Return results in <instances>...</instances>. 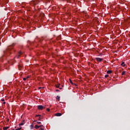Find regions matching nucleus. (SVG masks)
Listing matches in <instances>:
<instances>
[{
	"mask_svg": "<svg viewBox=\"0 0 130 130\" xmlns=\"http://www.w3.org/2000/svg\"><path fill=\"white\" fill-rule=\"evenodd\" d=\"M121 66H122V67H125V63H124V62H122L121 64Z\"/></svg>",
	"mask_w": 130,
	"mask_h": 130,
	"instance_id": "9b49d317",
	"label": "nucleus"
},
{
	"mask_svg": "<svg viewBox=\"0 0 130 130\" xmlns=\"http://www.w3.org/2000/svg\"><path fill=\"white\" fill-rule=\"evenodd\" d=\"M36 117H39L38 120H41L43 118V117L40 115H36Z\"/></svg>",
	"mask_w": 130,
	"mask_h": 130,
	"instance_id": "20e7f679",
	"label": "nucleus"
},
{
	"mask_svg": "<svg viewBox=\"0 0 130 130\" xmlns=\"http://www.w3.org/2000/svg\"><path fill=\"white\" fill-rule=\"evenodd\" d=\"M40 127H44V126H43V125H39Z\"/></svg>",
	"mask_w": 130,
	"mask_h": 130,
	"instance_id": "412c9836",
	"label": "nucleus"
},
{
	"mask_svg": "<svg viewBox=\"0 0 130 130\" xmlns=\"http://www.w3.org/2000/svg\"><path fill=\"white\" fill-rule=\"evenodd\" d=\"M82 14L84 17H85V18H89V15H88V13L86 12H83Z\"/></svg>",
	"mask_w": 130,
	"mask_h": 130,
	"instance_id": "423d86ee",
	"label": "nucleus"
},
{
	"mask_svg": "<svg viewBox=\"0 0 130 130\" xmlns=\"http://www.w3.org/2000/svg\"><path fill=\"white\" fill-rule=\"evenodd\" d=\"M39 130H44V127H40Z\"/></svg>",
	"mask_w": 130,
	"mask_h": 130,
	"instance_id": "6ab92c4d",
	"label": "nucleus"
},
{
	"mask_svg": "<svg viewBox=\"0 0 130 130\" xmlns=\"http://www.w3.org/2000/svg\"><path fill=\"white\" fill-rule=\"evenodd\" d=\"M71 1H72V0H67V2H68V3H71Z\"/></svg>",
	"mask_w": 130,
	"mask_h": 130,
	"instance_id": "b1692460",
	"label": "nucleus"
},
{
	"mask_svg": "<svg viewBox=\"0 0 130 130\" xmlns=\"http://www.w3.org/2000/svg\"><path fill=\"white\" fill-rule=\"evenodd\" d=\"M59 90L58 89H56V92H59Z\"/></svg>",
	"mask_w": 130,
	"mask_h": 130,
	"instance_id": "a878e982",
	"label": "nucleus"
},
{
	"mask_svg": "<svg viewBox=\"0 0 130 130\" xmlns=\"http://www.w3.org/2000/svg\"><path fill=\"white\" fill-rule=\"evenodd\" d=\"M37 123L38 124H40V123H41V122H37Z\"/></svg>",
	"mask_w": 130,
	"mask_h": 130,
	"instance_id": "393cba45",
	"label": "nucleus"
},
{
	"mask_svg": "<svg viewBox=\"0 0 130 130\" xmlns=\"http://www.w3.org/2000/svg\"><path fill=\"white\" fill-rule=\"evenodd\" d=\"M1 101H2V102H5V99H2Z\"/></svg>",
	"mask_w": 130,
	"mask_h": 130,
	"instance_id": "aec40b11",
	"label": "nucleus"
},
{
	"mask_svg": "<svg viewBox=\"0 0 130 130\" xmlns=\"http://www.w3.org/2000/svg\"><path fill=\"white\" fill-rule=\"evenodd\" d=\"M45 108V107L43 106L42 105H39L38 106V109L39 110H43Z\"/></svg>",
	"mask_w": 130,
	"mask_h": 130,
	"instance_id": "f03ea898",
	"label": "nucleus"
},
{
	"mask_svg": "<svg viewBox=\"0 0 130 130\" xmlns=\"http://www.w3.org/2000/svg\"><path fill=\"white\" fill-rule=\"evenodd\" d=\"M69 81H70V83L71 84H72V85H74V83H73V81H72V79H70Z\"/></svg>",
	"mask_w": 130,
	"mask_h": 130,
	"instance_id": "f8f14e48",
	"label": "nucleus"
},
{
	"mask_svg": "<svg viewBox=\"0 0 130 130\" xmlns=\"http://www.w3.org/2000/svg\"><path fill=\"white\" fill-rule=\"evenodd\" d=\"M2 105H3V106H5V105H6V102H3L2 103Z\"/></svg>",
	"mask_w": 130,
	"mask_h": 130,
	"instance_id": "2eb2a0df",
	"label": "nucleus"
},
{
	"mask_svg": "<svg viewBox=\"0 0 130 130\" xmlns=\"http://www.w3.org/2000/svg\"><path fill=\"white\" fill-rule=\"evenodd\" d=\"M109 77V75L108 74H107L105 76V78H108Z\"/></svg>",
	"mask_w": 130,
	"mask_h": 130,
	"instance_id": "dca6fc26",
	"label": "nucleus"
},
{
	"mask_svg": "<svg viewBox=\"0 0 130 130\" xmlns=\"http://www.w3.org/2000/svg\"><path fill=\"white\" fill-rule=\"evenodd\" d=\"M8 128H10V126H6V127H3L4 130H7V129H8Z\"/></svg>",
	"mask_w": 130,
	"mask_h": 130,
	"instance_id": "6e6552de",
	"label": "nucleus"
},
{
	"mask_svg": "<svg viewBox=\"0 0 130 130\" xmlns=\"http://www.w3.org/2000/svg\"><path fill=\"white\" fill-rule=\"evenodd\" d=\"M19 126L24 125V123H19Z\"/></svg>",
	"mask_w": 130,
	"mask_h": 130,
	"instance_id": "a211bd4d",
	"label": "nucleus"
},
{
	"mask_svg": "<svg viewBox=\"0 0 130 130\" xmlns=\"http://www.w3.org/2000/svg\"><path fill=\"white\" fill-rule=\"evenodd\" d=\"M56 116H61L62 114L61 113H57L55 114Z\"/></svg>",
	"mask_w": 130,
	"mask_h": 130,
	"instance_id": "0eeeda50",
	"label": "nucleus"
},
{
	"mask_svg": "<svg viewBox=\"0 0 130 130\" xmlns=\"http://www.w3.org/2000/svg\"><path fill=\"white\" fill-rule=\"evenodd\" d=\"M28 78H29V76H27V78H26V79H28Z\"/></svg>",
	"mask_w": 130,
	"mask_h": 130,
	"instance_id": "cd10ccee",
	"label": "nucleus"
},
{
	"mask_svg": "<svg viewBox=\"0 0 130 130\" xmlns=\"http://www.w3.org/2000/svg\"><path fill=\"white\" fill-rule=\"evenodd\" d=\"M46 111H48V112H49V111H50V109H49V108H47V109H46Z\"/></svg>",
	"mask_w": 130,
	"mask_h": 130,
	"instance_id": "f3484780",
	"label": "nucleus"
},
{
	"mask_svg": "<svg viewBox=\"0 0 130 130\" xmlns=\"http://www.w3.org/2000/svg\"><path fill=\"white\" fill-rule=\"evenodd\" d=\"M56 88H59V85H56Z\"/></svg>",
	"mask_w": 130,
	"mask_h": 130,
	"instance_id": "5701e85b",
	"label": "nucleus"
},
{
	"mask_svg": "<svg viewBox=\"0 0 130 130\" xmlns=\"http://www.w3.org/2000/svg\"><path fill=\"white\" fill-rule=\"evenodd\" d=\"M23 81H26V80H27L26 78H23Z\"/></svg>",
	"mask_w": 130,
	"mask_h": 130,
	"instance_id": "4be33fe9",
	"label": "nucleus"
},
{
	"mask_svg": "<svg viewBox=\"0 0 130 130\" xmlns=\"http://www.w3.org/2000/svg\"><path fill=\"white\" fill-rule=\"evenodd\" d=\"M22 54H23V53H22V52H21V51H20L18 52V56H16L15 57H14V58H20V57L22 55Z\"/></svg>",
	"mask_w": 130,
	"mask_h": 130,
	"instance_id": "7ed1b4c3",
	"label": "nucleus"
},
{
	"mask_svg": "<svg viewBox=\"0 0 130 130\" xmlns=\"http://www.w3.org/2000/svg\"><path fill=\"white\" fill-rule=\"evenodd\" d=\"M122 76H124L125 75V71H123L121 73Z\"/></svg>",
	"mask_w": 130,
	"mask_h": 130,
	"instance_id": "ddd939ff",
	"label": "nucleus"
},
{
	"mask_svg": "<svg viewBox=\"0 0 130 130\" xmlns=\"http://www.w3.org/2000/svg\"><path fill=\"white\" fill-rule=\"evenodd\" d=\"M39 127H40V126H38V125H36L35 126V128H36V129H38V128H39Z\"/></svg>",
	"mask_w": 130,
	"mask_h": 130,
	"instance_id": "9d476101",
	"label": "nucleus"
},
{
	"mask_svg": "<svg viewBox=\"0 0 130 130\" xmlns=\"http://www.w3.org/2000/svg\"><path fill=\"white\" fill-rule=\"evenodd\" d=\"M59 89H61V88H60Z\"/></svg>",
	"mask_w": 130,
	"mask_h": 130,
	"instance_id": "c85d7f7f",
	"label": "nucleus"
},
{
	"mask_svg": "<svg viewBox=\"0 0 130 130\" xmlns=\"http://www.w3.org/2000/svg\"><path fill=\"white\" fill-rule=\"evenodd\" d=\"M59 99H60V97L58 96H57V97H56V100H57L58 101H59Z\"/></svg>",
	"mask_w": 130,
	"mask_h": 130,
	"instance_id": "4468645a",
	"label": "nucleus"
},
{
	"mask_svg": "<svg viewBox=\"0 0 130 130\" xmlns=\"http://www.w3.org/2000/svg\"><path fill=\"white\" fill-rule=\"evenodd\" d=\"M107 74H112V71H111V70H108V71L107 72Z\"/></svg>",
	"mask_w": 130,
	"mask_h": 130,
	"instance_id": "1a4fd4ad",
	"label": "nucleus"
},
{
	"mask_svg": "<svg viewBox=\"0 0 130 130\" xmlns=\"http://www.w3.org/2000/svg\"><path fill=\"white\" fill-rule=\"evenodd\" d=\"M14 46H15V44H12L11 46H10L9 47H8L6 52H8V51H11V50H12V49H13V48H14Z\"/></svg>",
	"mask_w": 130,
	"mask_h": 130,
	"instance_id": "f257e3e1",
	"label": "nucleus"
},
{
	"mask_svg": "<svg viewBox=\"0 0 130 130\" xmlns=\"http://www.w3.org/2000/svg\"><path fill=\"white\" fill-rule=\"evenodd\" d=\"M95 59L98 62H101V61H102V60H103V58H101L100 57H96V58H95Z\"/></svg>",
	"mask_w": 130,
	"mask_h": 130,
	"instance_id": "39448f33",
	"label": "nucleus"
},
{
	"mask_svg": "<svg viewBox=\"0 0 130 130\" xmlns=\"http://www.w3.org/2000/svg\"><path fill=\"white\" fill-rule=\"evenodd\" d=\"M42 87H39V90H40V89H42Z\"/></svg>",
	"mask_w": 130,
	"mask_h": 130,
	"instance_id": "bb28decb",
	"label": "nucleus"
}]
</instances>
